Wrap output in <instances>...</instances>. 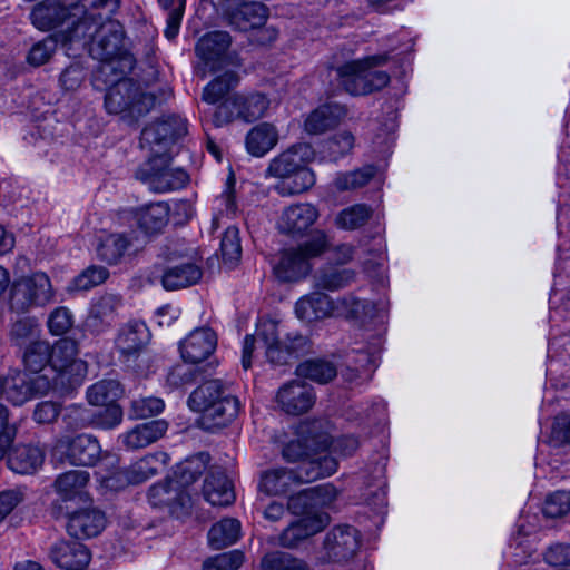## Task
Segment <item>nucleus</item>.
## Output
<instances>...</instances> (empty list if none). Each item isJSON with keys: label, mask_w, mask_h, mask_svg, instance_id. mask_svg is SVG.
Segmentation results:
<instances>
[{"label": "nucleus", "mask_w": 570, "mask_h": 570, "mask_svg": "<svg viewBox=\"0 0 570 570\" xmlns=\"http://www.w3.org/2000/svg\"><path fill=\"white\" fill-rule=\"evenodd\" d=\"M49 276L35 272L16 278L9 289L8 307L16 314H26L32 308L43 307L53 299Z\"/></svg>", "instance_id": "nucleus-11"}, {"label": "nucleus", "mask_w": 570, "mask_h": 570, "mask_svg": "<svg viewBox=\"0 0 570 570\" xmlns=\"http://www.w3.org/2000/svg\"><path fill=\"white\" fill-rule=\"evenodd\" d=\"M267 18V8L259 2H244L228 12V23L240 31L262 27Z\"/></svg>", "instance_id": "nucleus-30"}, {"label": "nucleus", "mask_w": 570, "mask_h": 570, "mask_svg": "<svg viewBox=\"0 0 570 570\" xmlns=\"http://www.w3.org/2000/svg\"><path fill=\"white\" fill-rule=\"evenodd\" d=\"M168 424L164 420H155L138 424L132 430L120 435L124 445L129 450H138L159 440L167 431Z\"/></svg>", "instance_id": "nucleus-27"}, {"label": "nucleus", "mask_w": 570, "mask_h": 570, "mask_svg": "<svg viewBox=\"0 0 570 570\" xmlns=\"http://www.w3.org/2000/svg\"><path fill=\"white\" fill-rule=\"evenodd\" d=\"M23 363L31 374L41 373L50 364V345L46 341H33L24 351Z\"/></svg>", "instance_id": "nucleus-45"}, {"label": "nucleus", "mask_w": 570, "mask_h": 570, "mask_svg": "<svg viewBox=\"0 0 570 570\" xmlns=\"http://www.w3.org/2000/svg\"><path fill=\"white\" fill-rule=\"evenodd\" d=\"M220 254L224 265L233 268L242 257L239 230L236 226H228L220 240Z\"/></svg>", "instance_id": "nucleus-47"}, {"label": "nucleus", "mask_w": 570, "mask_h": 570, "mask_svg": "<svg viewBox=\"0 0 570 570\" xmlns=\"http://www.w3.org/2000/svg\"><path fill=\"white\" fill-rule=\"evenodd\" d=\"M120 63L122 69L116 70L110 63L97 68L92 76V86L97 90L107 91L105 107L109 114L135 121L149 110L153 98L144 95L139 87L127 78V73L132 69L130 60L125 58Z\"/></svg>", "instance_id": "nucleus-2"}, {"label": "nucleus", "mask_w": 570, "mask_h": 570, "mask_svg": "<svg viewBox=\"0 0 570 570\" xmlns=\"http://www.w3.org/2000/svg\"><path fill=\"white\" fill-rule=\"evenodd\" d=\"M51 560L66 570H81L90 561V553L80 542H57L50 551Z\"/></svg>", "instance_id": "nucleus-26"}, {"label": "nucleus", "mask_w": 570, "mask_h": 570, "mask_svg": "<svg viewBox=\"0 0 570 570\" xmlns=\"http://www.w3.org/2000/svg\"><path fill=\"white\" fill-rule=\"evenodd\" d=\"M169 459V455L165 452L149 453L134 462L129 468L102 476L101 483L112 491L121 490L129 484L142 483L167 465Z\"/></svg>", "instance_id": "nucleus-14"}, {"label": "nucleus", "mask_w": 570, "mask_h": 570, "mask_svg": "<svg viewBox=\"0 0 570 570\" xmlns=\"http://www.w3.org/2000/svg\"><path fill=\"white\" fill-rule=\"evenodd\" d=\"M214 210L215 215L213 218V227L215 229L219 227V219L222 216H230L235 214L236 203L230 186H227L226 189L214 200Z\"/></svg>", "instance_id": "nucleus-63"}, {"label": "nucleus", "mask_w": 570, "mask_h": 570, "mask_svg": "<svg viewBox=\"0 0 570 570\" xmlns=\"http://www.w3.org/2000/svg\"><path fill=\"white\" fill-rule=\"evenodd\" d=\"M337 497V490L331 483L304 489L288 500V509L293 513L316 511L315 508L331 504Z\"/></svg>", "instance_id": "nucleus-23"}, {"label": "nucleus", "mask_w": 570, "mask_h": 570, "mask_svg": "<svg viewBox=\"0 0 570 570\" xmlns=\"http://www.w3.org/2000/svg\"><path fill=\"white\" fill-rule=\"evenodd\" d=\"M131 246L132 242L126 235L110 234L100 240L97 255L102 262L117 264Z\"/></svg>", "instance_id": "nucleus-41"}, {"label": "nucleus", "mask_w": 570, "mask_h": 570, "mask_svg": "<svg viewBox=\"0 0 570 570\" xmlns=\"http://www.w3.org/2000/svg\"><path fill=\"white\" fill-rule=\"evenodd\" d=\"M109 277V272L106 267L102 266H89L85 271H82L75 279L70 286V289L73 291H89L92 287H96Z\"/></svg>", "instance_id": "nucleus-52"}, {"label": "nucleus", "mask_w": 570, "mask_h": 570, "mask_svg": "<svg viewBox=\"0 0 570 570\" xmlns=\"http://www.w3.org/2000/svg\"><path fill=\"white\" fill-rule=\"evenodd\" d=\"M240 522L234 518H225L215 523L208 532V543L213 549L232 546L240 538Z\"/></svg>", "instance_id": "nucleus-37"}, {"label": "nucleus", "mask_w": 570, "mask_h": 570, "mask_svg": "<svg viewBox=\"0 0 570 570\" xmlns=\"http://www.w3.org/2000/svg\"><path fill=\"white\" fill-rule=\"evenodd\" d=\"M87 400L94 406H104L116 403L122 394V389L116 380H101L87 390Z\"/></svg>", "instance_id": "nucleus-42"}, {"label": "nucleus", "mask_w": 570, "mask_h": 570, "mask_svg": "<svg viewBox=\"0 0 570 570\" xmlns=\"http://www.w3.org/2000/svg\"><path fill=\"white\" fill-rule=\"evenodd\" d=\"M187 404L191 411L202 414L200 424L207 430L225 426L240 409L238 399L218 379L199 384L189 395Z\"/></svg>", "instance_id": "nucleus-8"}, {"label": "nucleus", "mask_w": 570, "mask_h": 570, "mask_svg": "<svg viewBox=\"0 0 570 570\" xmlns=\"http://www.w3.org/2000/svg\"><path fill=\"white\" fill-rule=\"evenodd\" d=\"M230 42V37L225 31L208 32L198 40L196 51L213 71L226 66L237 67V57L228 52Z\"/></svg>", "instance_id": "nucleus-18"}, {"label": "nucleus", "mask_w": 570, "mask_h": 570, "mask_svg": "<svg viewBox=\"0 0 570 570\" xmlns=\"http://www.w3.org/2000/svg\"><path fill=\"white\" fill-rule=\"evenodd\" d=\"M165 403L159 397L148 396L134 400L131 411L136 419H147L163 412Z\"/></svg>", "instance_id": "nucleus-61"}, {"label": "nucleus", "mask_w": 570, "mask_h": 570, "mask_svg": "<svg viewBox=\"0 0 570 570\" xmlns=\"http://www.w3.org/2000/svg\"><path fill=\"white\" fill-rule=\"evenodd\" d=\"M149 338L147 325L141 321H131L121 328L116 345L121 354L131 355L139 352Z\"/></svg>", "instance_id": "nucleus-34"}, {"label": "nucleus", "mask_w": 570, "mask_h": 570, "mask_svg": "<svg viewBox=\"0 0 570 570\" xmlns=\"http://www.w3.org/2000/svg\"><path fill=\"white\" fill-rule=\"evenodd\" d=\"M104 409L94 412L92 426L109 430L122 421V411L116 403L104 405Z\"/></svg>", "instance_id": "nucleus-60"}, {"label": "nucleus", "mask_w": 570, "mask_h": 570, "mask_svg": "<svg viewBox=\"0 0 570 570\" xmlns=\"http://www.w3.org/2000/svg\"><path fill=\"white\" fill-rule=\"evenodd\" d=\"M320 212L311 203H296L285 207L278 219L277 228L287 235H303L318 219Z\"/></svg>", "instance_id": "nucleus-20"}, {"label": "nucleus", "mask_w": 570, "mask_h": 570, "mask_svg": "<svg viewBox=\"0 0 570 570\" xmlns=\"http://www.w3.org/2000/svg\"><path fill=\"white\" fill-rule=\"evenodd\" d=\"M135 219L146 235L160 233L169 219V207L158 202L141 206L135 210Z\"/></svg>", "instance_id": "nucleus-32"}, {"label": "nucleus", "mask_w": 570, "mask_h": 570, "mask_svg": "<svg viewBox=\"0 0 570 570\" xmlns=\"http://www.w3.org/2000/svg\"><path fill=\"white\" fill-rule=\"evenodd\" d=\"M360 546L358 532L350 525H338L327 532L318 558L328 562H345L352 559Z\"/></svg>", "instance_id": "nucleus-17"}, {"label": "nucleus", "mask_w": 570, "mask_h": 570, "mask_svg": "<svg viewBox=\"0 0 570 570\" xmlns=\"http://www.w3.org/2000/svg\"><path fill=\"white\" fill-rule=\"evenodd\" d=\"M316 286L327 291H337L350 285L355 279V273L350 268L325 267L315 276Z\"/></svg>", "instance_id": "nucleus-43"}, {"label": "nucleus", "mask_w": 570, "mask_h": 570, "mask_svg": "<svg viewBox=\"0 0 570 570\" xmlns=\"http://www.w3.org/2000/svg\"><path fill=\"white\" fill-rule=\"evenodd\" d=\"M374 175L375 168L373 166H365L348 173H338L332 186L338 191L353 190L365 186Z\"/></svg>", "instance_id": "nucleus-46"}, {"label": "nucleus", "mask_w": 570, "mask_h": 570, "mask_svg": "<svg viewBox=\"0 0 570 570\" xmlns=\"http://www.w3.org/2000/svg\"><path fill=\"white\" fill-rule=\"evenodd\" d=\"M301 424H317L316 431H313L307 435V441L303 442V448L308 452V456L316 459L318 462L320 456L325 454L333 458L337 463V458L348 456L353 454L358 448V441L354 436H341L332 439L328 432V424L322 421L302 422Z\"/></svg>", "instance_id": "nucleus-15"}, {"label": "nucleus", "mask_w": 570, "mask_h": 570, "mask_svg": "<svg viewBox=\"0 0 570 570\" xmlns=\"http://www.w3.org/2000/svg\"><path fill=\"white\" fill-rule=\"evenodd\" d=\"M49 373H58L62 385L77 386L87 374V364L78 357L76 341L62 338L50 346Z\"/></svg>", "instance_id": "nucleus-13"}, {"label": "nucleus", "mask_w": 570, "mask_h": 570, "mask_svg": "<svg viewBox=\"0 0 570 570\" xmlns=\"http://www.w3.org/2000/svg\"><path fill=\"white\" fill-rule=\"evenodd\" d=\"M217 337L213 330L202 327L193 331L180 346V356L190 363H199L216 348Z\"/></svg>", "instance_id": "nucleus-25"}, {"label": "nucleus", "mask_w": 570, "mask_h": 570, "mask_svg": "<svg viewBox=\"0 0 570 570\" xmlns=\"http://www.w3.org/2000/svg\"><path fill=\"white\" fill-rule=\"evenodd\" d=\"M295 315L306 323L331 317V297L320 292L307 294L296 302Z\"/></svg>", "instance_id": "nucleus-31"}, {"label": "nucleus", "mask_w": 570, "mask_h": 570, "mask_svg": "<svg viewBox=\"0 0 570 570\" xmlns=\"http://www.w3.org/2000/svg\"><path fill=\"white\" fill-rule=\"evenodd\" d=\"M543 513L548 518H561L570 512V492L558 490L550 493L544 501Z\"/></svg>", "instance_id": "nucleus-57"}, {"label": "nucleus", "mask_w": 570, "mask_h": 570, "mask_svg": "<svg viewBox=\"0 0 570 570\" xmlns=\"http://www.w3.org/2000/svg\"><path fill=\"white\" fill-rule=\"evenodd\" d=\"M375 305L347 294L336 299L331 298V317L374 318Z\"/></svg>", "instance_id": "nucleus-33"}, {"label": "nucleus", "mask_w": 570, "mask_h": 570, "mask_svg": "<svg viewBox=\"0 0 570 570\" xmlns=\"http://www.w3.org/2000/svg\"><path fill=\"white\" fill-rule=\"evenodd\" d=\"M303 517L289 524L279 535V544L294 548L301 541L322 531L330 522L328 515L321 511L301 512Z\"/></svg>", "instance_id": "nucleus-21"}, {"label": "nucleus", "mask_w": 570, "mask_h": 570, "mask_svg": "<svg viewBox=\"0 0 570 570\" xmlns=\"http://www.w3.org/2000/svg\"><path fill=\"white\" fill-rule=\"evenodd\" d=\"M106 525V517L102 511L86 507L71 512L68 515L67 531L78 539H88L98 535Z\"/></svg>", "instance_id": "nucleus-22"}, {"label": "nucleus", "mask_w": 570, "mask_h": 570, "mask_svg": "<svg viewBox=\"0 0 570 570\" xmlns=\"http://www.w3.org/2000/svg\"><path fill=\"white\" fill-rule=\"evenodd\" d=\"M262 570H307L304 561L286 552H271L261 561Z\"/></svg>", "instance_id": "nucleus-50"}, {"label": "nucleus", "mask_w": 570, "mask_h": 570, "mask_svg": "<svg viewBox=\"0 0 570 570\" xmlns=\"http://www.w3.org/2000/svg\"><path fill=\"white\" fill-rule=\"evenodd\" d=\"M298 373L312 381L324 384L333 380L337 371L331 362L313 360L302 363L298 366Z\"/></svg>", "instance_id": "nucleus-49"}, {"label": "nucleus", "mask_w": 570, "mask_h": 570, "mask_svg": "<svg viewBox=\"0 0 570 570\" xmlns=\"http://www.w3.org/2000/svg\"><path fill=\"white\" fill-rule=\"evenodd\" d=\"M268 107V98L261 92H234L216 107L213 121L216 127H223L236 120L254 122L266 115Z\"/></svg>", "instance_id": "nucleus-12"}, {"label": "nucleus", "mask_w": 570, "mask_h": 570, "mask_svg": "<svg viewBox=\"0 0 570 570\" xmlns=\"http://www.w3.org/2000/svg\"><path fill=\"white\" fill-rule=\"evenodd\" d=\"M94 10L91 8L87 16V26H91V28L88 29L83 40L75 41L73 45L86 48L90 40L89 52L94 59L100 61L98 68L110 63L116 70L122 69L120 62L125 58L130 60V68H134L135 59L124 46L122 26L112 19L102 21L101 14H96Z\"/></svg>", "instance_id": "nucleus-7"}, {"label": "nucleus", "mask_w": 570, "mask_h": 570, "mask_svg": "<svg viewBox=\"0 0 570 570\" xmlns=\"http://www.w3.org/2000/svg\"><path fill=\"white\" fill-rule=\"evenodd\" d=\"M58 42L60 40L53 36H48L36 42L28 51L27 62L33 67L47 63L56 52Z\"/></svg>", "instance_id": "nucleus-51"}, {"label": "nucleus", "mask_w": 570, "mask_h": 570, "mask_svg": "<svg viewBox=\"0 0 570 570\" xmlns=\"http://www.w3.org/2000/svg\"><path fill=\"white\" fill-rule=\"evenodd\" d=\"M314 159L309 144H295L269 161L266 176L277 179L274 189L283 197L304 194L316 183V174L308 166Z\"/></svg>", "instance_id": "nucleus-6"}, {"label": "nucleus", "mask_w": 570, "mask_h": 570, "mask_svg": "<svg viewBox=\"0 0 570 570\" xmlns=\"http://www.w3.org/2000/svg\"><path fill=\"white\" fill-rule=\"evenodd\" d=\"M313 387L301 380L283 384L276 394L278 406L287 414L301 415L308 412L315 404Z\"/></svg>", "instance_id": "nucleus-19"}, {"label": "nucleus", "mask_w": 570, "mask_h": 570, "mask_svg": "<svg viewBox=\"0 0 570 570\" xmlns=\"http://www.w3.org/2000/svg\"><path fill=\"white\" fill-rule=\"evenodd\" d=\"M4 397L13 405H21L31 399L27 373L13 372L4 377Z\"/></svg>", "instance_id": "nucleus-44"}, {"label": "nucleus", "mask_w": 570, "mask_h": 570, "mask_svg": "<svg viewBox=\"0 0 570 570\" xmlns=\"http://www.w3.org/2000/svg\"><path fill=\"white\" fill-rule=\"evenodd\" d=\"M277 326L274 320L261 318L255 334L245 336L242 355V365L245 370L252 366L253 354L259 348L264 350L267 361L273 365L287 364L291 358L311 351V340L298 332L288 333L285 341L279 342Z\"/></svg>", "instance_id": "nucleus-5"}, {"label": "nucleus", "mask_w": 570, "mask_h": 570, "mask_svg": "<svg viewBox=\"0 0 570 570\" xmlns=\"http://www.w3.org/2000/svg\"><path fill=\"white\" fill-rule=\"evenodd\" d=\"M204 497L212 505L226 507L234 502L235 493L224 473L210 474L204 483Z\"/></svg>", "instance_id": "nucleus-36"}, {"label": "nucleus", "mask_w": 570, "mask_h": 570, "mask_svg": "<svg viewBox=\"0 0 570 570\" xmlns=\"http://www.w3.org/2000/svg\"><path fill=\"white\" fill-rule=\"evenodd\" d=\"M372 209L365 204H356L344 208L336 216L335 223L342 229L353 230L362 227L371 217Z\"/></svg>", "instance_id": "nucleus-48"}, {"label": "nucleus", "mask_w": 570, "mask_h": 570, "mask_svg": "<svg viewBox=\"0 0 570 570\" xmlns=\"http://www.w3.org/2000/svg\"><path fill=\"white\" fill-rule=\"evenodd\" d=\"M110 0H81L72 4H65L61 0H43L37 3L31 12L32 24L40 31L55 30L53 37L62 45H73L75 41L83 40L88 29V7L98 9L106 6Z\"/></svg>", "instance_id": "nucleus-4"}, {"label": "nucleus", "mask_w": 570, "mask_h": 570, "mask_svg": "<svg viewBox=\"0 0 570 570\" xmlns=\"http://www.w3.org/2000/svg\"><path fill=\"white\" fill-rule=\"evenodd\" d=\"M386 60V55H375L346 61L334 69L336 79L340 86L353 96L380 90L389 83L390 76L385 71L376 70L375 67L384 65Z\"/></svg>", "instance_id": "nucleus-9"}, {"label": "nucleus", "mask_w": 570, "mask_h": 570, "mask_svg": "<svg viewBox=\"0 0 570 570\" xmlns=\"http://www.w3.org/2000/svg\"><path fill=\"white\" fill-rule=\"evenodd\" d=\"M245 556L240 550H232L208 558L203 563V570H237L244 563Z\"/></svg>", "instance_id": "nucleus-54"}, {"label": "nucleus", "mask_w": 570, "mask_h": 570, "mask_svg": "<svg viewBox=\"0 0 570 570\" xmlns=\"http://www.w3.org/2000/svg\"><path fill=\"white\" fill-rule=\"evenodd\" d=\"M86 76L83 66L79 62H73L61 72L59 82L62 89L73 91L81 86Z\"/></svg>", "instance_id": "nucleus-64"}, {"label": "nucleus", "mask_w": 570, "mask_h": 570, "mask_svg": "<svg viewBox=\"0 0 570 570\" xmlns=\"http://www.w3.org/2000/svg\"><path fill=\"white\" fill-rule=\"evenodd\" d=\"M317 424H298L295 439L291 440L283 449V458L288 462H297L295 469H273L266 471L261 479L259 489L268 494H286L294 487L326 478L336 472V461L328 456H320L322 462L309 458L304 450L303 442L307 435L316 431Z\"/></svg>", "instance_id": "nucleus-1"}, {"label": "nucleus", "mask_w": 570, "mask_h": 570, "mask_svg": "<svg viewBox=\"0 0 570 570\" xmlns=\"http://www.w3.org/2000/svg\"><path fill=\"white\" fill-rule=\"evenodd\" d=\"M345 115V108L338 104L322 105L306 118L305 130L311 135L323 134L337 126Z\"/></svg>", "instance_id": "nucleus-28"}, {"label": "nucleus", "mask_w": 570, "mask_h": 570, "mask_svg": "<svg viewBox=\"0 0 570 570\" xmlns=\"http://www.w3.org/2000/svg\"><path fill=\"white\" fill-rule=\"evenodd\" d=\"M200 262L202 257L196 252L190 256L180 255V287H188L200 281L203 276Z\"/></svg>", "instance_id": "nucleus-53"}, {"label": "nucleus", "mask_w": 570, "mask_h": 570, "mask_svg": "<svg viewBox=\"0 0 570 570\" xmlns=\"http://www.w3.org/2000/svg\"><path fill=\"white\" fill-rule=\"evenodd\" d=\"M148 499L154 507L166 508L169 512H174L178 501V480L170 476L154 484L149 489Z\"/></svg>", "instance_id": "nucleus-39"}, {"label": "nucleus", "mask_w": 570, "mask_h": 570, "mask_svg": "<svg viewBox=\"0 0 570 570\" xmlns=\"http://www.w3.org/2000/svg\"><path fill=\"white\" fill-rule=\"evenodd\" d=\"M45 452L37 445L16 446L8 455V466L18 474H33L42 465Z\"/></svg>", "instance_id": "nucleus-29"}, {"label": "nucleus", "mask_w": 570, "mask_h": 570, "mask_svg": "<svg viewBox=\"0 0 570 570\" xmlns=\"http://www.w3.org/2000/svg\"><path fill=\"white\" fill-rule=\"evenodd\" d=\"M122 306V298L118 294L105 293L91 303L89 320L95 324H110Z\"/></svg>", "instance_id": "nucleus-40"}, {"label": "nucleus", "mask_w": 570, "mask_h": 570, "mask_svg": "<svg viewBox=\"0 0 570 570\" xmlns=\"http://www.w3.org/2000/svg\"><path fill=\"white\" fill-rule=\"evenodd\" d=\"M90 474L86 470H71L58 475L55 489L62 501L87 503L89 501L88 483Z\"/></svg>", "instance_id": "nucleus-24"}, {"label": "nucleus", "mask_w": 570, "mask_h": 570, "mask_svg": "<svg viewBox=\"0 0 570 570\" xmlns=\"http://www.w3.org/2000/svg\"><path fill=\"white\" fill-rule=\"evenodd\" d=\"M277 141L276 127L269 122H261L248 131L245 145L250 155L263 157L276 146Z\"/></svg>", "instance_id": "nucleus-35"}, {"label": "nucleus", "mask_w": 570, "mask_h": 570, "mask_svg": "<svg viewBox=\"0 0 570 570\" xmlns=\"http://www.w3.org/2000/svg\"><path fill=\"white\" fill-rule=\"evenodd\" d=\"M62 420L71 430L83 429L92 425L94 411L80 404H71L66 407Z\"/></svg>", "instance_id": "nucleus-58"}, {"label": "nucleus", "mask_w": 570, "mask_h": 570, "mask_svg": "<svg viewBox=\"0 0 570 570\" xmlns=\"http://www.w3.org/2000/svg\"><path fill=\"white\" fill-rule=\"evenodd\" d=\"M52 454L57 460L71 465L92 466L100 459L101 446L90 434L62 436L57 440Z\"/></svg>", "instance_id": "nucleus-16"}, {"label": "nucleus", "mask_w": 570, "mask_h": 570, "mask_svg": "<svg viewBox=\"0 0 570 570\" xmlns=\"http://www.w3.org/2000/svg\"><path fill=\"white\" fill-rule=\"evenodd\" d=\"M73 324V316L67 307L55 308L48 318V328L52 335L66 334Z\"/></svg>", "instance_id": "nucleus-62"}, {"label": "nucleus", "mask_w": 570, "mask_h": 570, "mask_svg": "<svg viewBox=\"0 0 570 570\" xmlns=\"http://www.w3.org/2000/svg\"><path fill=\"white\" fill-rule=\"evenodd\" d=\"M53 374L55 375L52 377L48 373L32 374V376L28 375V384L31 389V399L36 395L47 394L50 390L56 387H60L61 390L73 389V386H69L67 384L62 385L58 377V373Z\"/></svg>", "instance_id": "nucleus-59"}, {"label": "nucleus", "mask_w": 570, "mask_h": 570, "mask_svg": "<svg viewBox=\"0 0 570 570\" xmlns=\"http://www.w3.org/2000/svg\"><path fill=\"white\" fill-rule=\"evenodd\" d=\"M328 246L324 233H316L311 239L281 252L273 271L281 282H297L311 272V259L320 256Z\"/></svg>", "instance_id": "nucleus-10"}, {"label": "nucleus", "mask_w": 570, "mask_h": 570, "mask_svg": "<svg viewBox=\"0 0 570 570\" xmlns=\"http://www.w3.org/2000/svg\"><path fill=\"white\" fill-rule=\"evenodd\" d=\"M355 137L352 132L343 130L335 134L326 142L327 157L332 161H336L340 158L347 155L354 147Z\"/></svg>", "instance_id": "nucleus-56"}, {"label": "nucleus", "mask_w": 570, "mask_h": 570, "mask_svg": "<svg viewBox=\"0 0 570 570\" xmlns=\"http://www.w3.org/2000/svg\"><path fill=\"white\" fill-rule=\"evenodd\" d=\"M208 459L207 453H198L180 463V485L195 482L206 470Z\"/></svg>", "instance_id": "nucleus-55"}, {"label": "nucleus", "mask_w": 570, "mask_h": 570, "mask_svg": "<svg viewBox=\"0 0 570 570\" xmlns=\"http://www.w3.org/2000/svg\"><path fill=\"white\" fill-rule=\"evenodd\" d=\"M239 82V76L234 70H226L223 75L212 80L203 90V99L208 104L224 101Z\"/></svg>", "instance_id": "nucleus-38"}, {"label": "nucleus", "mask_w": 570, "mask_h": 570, "mask_svg": "<svg viewBox=\"0 0 570 570\" xmlns=\"http://www.w3.org/2000/svg\"><path fill=\"white\" fill-rule=\"evenodd\" d=\"M174 130L169 122L157 121L144 128L140 136L142 148L150 150V157L136 171V178L156 193H166L175 188L177 169L173 166Z\"/></svg>", "instance_id": "nucleus-3"}]
</instances>
